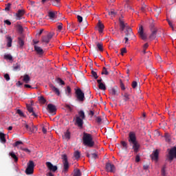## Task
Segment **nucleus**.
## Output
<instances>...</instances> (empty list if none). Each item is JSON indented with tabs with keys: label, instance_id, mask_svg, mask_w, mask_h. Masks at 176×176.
I'll return each mask as SVG.
<instances>
[{
	"label": "nucleus",
	"instance_id": "obj_60",
	"mask_svg": "<svg viewBox=\"0 0 176 176\" xmlns=\"http://www.w3.org/2000/svg\"><path fill=\"white\" fill-rule=\"evenodd\" d=\"M124 53H127V50L126 48L121 49V56H124Z\"/></svg>",
	"mask_w": 176,
	"mask_h": 176
},
{
	"label": "nucleus",
	"instance_id": "obj_10",
	"mask_svg": "<svg viewBox=\"0 0 176 176\" xmlns=\"http://www.w3.org/2000/svg\"><path fill=\"white\" fill-rule=\"evenodd\" d=\"M175 157H176V147H173L169 151L168 160L172 162Z\"/></svg>",
	"mask_w": 176,
	"mask_h": 176
},
{
	"label": "nucleus",
	"instance_id": "obj_51",
	"mask_svg": "<svg viewBox=\"0 0 176 176\" xmlns=\"http://www.w3.org/2000/svg\"><path fill=\"white\" fill-rule=\"evenodd\" d=\"M91 75L95 79H98V76L97 75V72L94 70L91 71Z\"/></svg>",
	"mask_w": 176,
	"mask_h": 176
},
{
	"label": "nucleus",
	"instance_id": "obj_58",
	"mask_svg": "<svg viewBox=\"0 0 176 176\" xmlns=\"http://www.w3.org/2000/svg\"><path fill=\"white\" fill-rule=\"evenodd\" d=\"M16 113H18V115H19L21 116H24V113H23V111L20 109H18L16 111Z\"/></svg>",
	"mask_w": 176,
	"mask_h": 176
},
{
	"label": "nucleus",
	"instance_id": "obj_42",
	"mask_svg": "<svg viewBox=\"0 0 176 176\" xmlns=\"http://www.w3.org/2000/svg\"><path fill=\"white\" fill-rule=\"evenodd\" d=\"M86 96H87V98H88V100H90V98H91V91H90V89H88L87 90Z\"/></svg>",
	"mask_w": 176,
	"mask_h": 176
},
{
	"label": "nucleus",
	"instance_id": "obj_56",
	"mask_svg": "<svg viewBox=\"0 0 176 176\" xmlns=\"http://www.w3.org/2000/svg\"><path fill=\"white\" fill-rule=\"evenodd\" d=\"M121 145L125 149H127V142L124 141L121 142Z\"/></svg>",
	"mask_w": 176,
	"mask_h": 176
},
{
	"label": "nucleus",
	"instance_id": "obj_11",
	"mask_svg": "<svg viewBox=\"0 0 176 176\" xmlns=\"http://www.w3.org/2000/svg\"><path fill=\"white\" fill-rule=\"evenodd\" d=\"M83 120H85L80 118V117H76L75 125L79 127V129H83Z\"/></svg>",
	"mask_w": 176,
	"mask_h": 176
},
{
	"label": "nucleus",
	"instance_id": "obj_63",
	"mask_svg": "<svg viewBox=\"0 0 176 176\" xmlns=\"http://www.w3.org/2000/svg\"><path fill=\"white\" fill-rule=\"evenodd\" d=\"M137 85H138L137 82L136 81H133L132 82V87H133V89H135V87H137Z\"/></svg>",
	"mask_w": 176,
	"mask_h": 176
},
{
	"label": "nucleus",
	"instance_id": "obj_12",
	"mask_svg": "<svg viewBox=\"0 0 176 176\" xmlns=\"http://www.w3.org/2000/svg\"><path fill=\"white\" fill-rule=\"evenodd\" d=\"M46 166H47V168L50 170V171H52V173H56V171H57V169H58L57 166L53 165V164H52V162H47Z\"/></svg>",
	"mask_w": 176,
	"mask_h": 176
},
{
	"label": "nucleus",
	"instance_id": "obj_28",
	"mask_svg": "<svg viewBox=\"0 0 176 176\" xmlns=\"http://www.w3.org/2000/svg\"><path fill=\"white\" fill-rule=\"evenodd\" d=\"M56 14H57V12H50L48 13V16L51 20H53L54 19H56Z\"/></svg>",
	"mask_w": 176,
	"mask_h": 176
},
{
	"label": "nucleus",
	"instance_id": "obj_8",
	"mask_svg": "<svg viewBox=\"0 0 176 176\" xmlns=\"http://www.w3.org/2000/svg\"><path fill=\"white\" fill-rule=\"evenodd\" d=\"M20 145H23V142H21V141H16L14 144V146H16V148H18V149H21L24 152H26V153H31V151L30 149H28L27 148H22L21 146H20Z\"/></svg>",
	"mask_w": 176,
	"mask_h": 176
},
{
	"label": "nucleus",
	"instance_id": "obj_45",
	"mask_svg": "<svg viewBox=\"0 0 176 176\" xmlns=\"http://www.w3.org/2000/svg\"><path fill=\"white\" fill-rule=\"evenodd\" d=\"M17 30H18V32H19V34H23V31H24L23 29V26H21V25H17Z\"/></svg>",
	"mask_w": 176,
	"mask_h": 176
},
{
	"label": "nucleus",
	"instance_id": "obj_25",
	"mask_svg": "<svg viewBox=\"0 0 176 176\" xmlns=\"http://www.w3.org/2000/svg\"><path fill=\"white\" fill-rule=\"evenodd\" d=\"M76 118H80V119H86V115H85V111L83 110H80L78 111V116Z\"/></svg>",
	"mask_w": 176,
	"mask_h": 176
},
{
	"label": "nucleus",
	"instance_id": "obj_44",
	"mask_svg": "<svg viewBox=\"0 0 176 176\" xmlns=\"http://www.w3.org/2000/svg\"><path fill=\"white\" fill-rule=\"evenodd\" d=\"M166 165H164L162 168V170H161L162 176H166Z\"/></svg>",
	"mask_w": 176,
	"mask_h": 176
},
{
	"label": "nucleus",
	"instance_id": "obj_22",
	"mask_svg": "<svg viewBox=\"0 0 176 176\" xmlns=\"http://www.w3.org/2000/svg\"><path fill=\"white\" fill-rule=\"evenodd\" d=\"M18 43L19 45V47H23V46H24V37L23 36L18 37Z\"/></svg>",
	"mask_w": 176,
	"mask_h": 176
},
{
	"label": "nucleus",
	"instance_id": "obj_3",
	"mask_svg": "<svg viewBox=\"0 0 176 176\" xmlns=\"http://www.w3.org/2000/svg\"><path fill=\"white\" fill-rule=\"evenodd\" d=\"M120 31H124V30H126V36H129V35H134V34H133V30L131 28L129 27L127 23H124V22L122 20L120 21Z\"/></svg>",
	"mask_w": 176,
	"mask_h": 176
},
{
	"label": "nucleus",
	"instance_id": "obj_32",
	"mask_svg": "<svg viewBox=\"0 0 176 176\" xmlns=\"http://www.w3.org/2000/svg\"><path fill=\"white\" fill-rule=\"evenodd\" d=\"M12 37L8 36L7 37V46L8 47H12Z\"/></svg>",
	"mask_w": 176,
	"mask_h": 176
},
{
	"label": "nucleus",
	"instance_id": "obj_62",
	"mask_svg": "<svg viewBox=\"0 0 176 176\" xmlns=\"http://www.w3.org/2000/svg\"><path fill=\"white\" fill-rule=\"evenodd\" d=\"M141 160V158L140 157L139 155H137L135 157V162L136 163H138Z\"/></svg>",
	"mask_w": 176,
	"mask_h": 176
},
{
	"label": "nucleus",
	"instance_id": "obj_38",
	"mask_svg": "<svg viewBox=\"0 0 176 176\" xmlns=\"http://www.w3.org/2000/svg\"><path fill=\"white\" fill-rule=\"evenodd\" d=\"M98 88L100 90H107V87H105V84L103 82L98 85Z\"/></svg>",
	"mask_w": 176,
	"mask_h": 176
},
{
	"label": "nucleus",
	"instance_id": "obj_39",
	"mask_svg": "<svg viewBox=\"0 0 176 176\" xmlns=\"http://www.w3.org/2000/svg\"><path fill=\"white\" fill-rule=\"evenodd\" d=\"M5 60H9L10 61H12L13 60V56L10 54H6L4 55Z\"/></svg>",
	"mask_w": 176,
	"mask_h": 176
},
{
	"label": "nucleus",
	"instance_id": "obj_52",
	"mask_svg": "<svg viewBox=\"0 0 176 176\" xmlns=\"http://www.w3.org/2000/svg\"><path fill=\"white\" fill-rule=\"evenodd\" d=\"M10 6H12V4L10 3H8L5 8V10L6 12H9L10 10Z\"/></svg>",
	"mask_w": 176,
	"mask_h": 176
},
{
	"label": "nucleus",
	"instance_id": "obj_41",
	"mask_svg": "<svg viewBox=\"0 0 176 176\" xmlns=\"http://www.w3.org/2000/svg\"><path fill=\"white\" fill-rule=\"evenodd\" d=\"M155 12H156L155 16L158 17L159 15L160 14V12H162V10H160V8H155Z\"/></svg>",
	"mask_w": 176,
	"mask_h": 176
},
{
	"label": "nucleus",
	"instance_id": "obj_46",
	"mask_svg": "<svg viewBox=\"0 0 176 176\" xmlns=\"http://www.w3.org/2000/svg\"><path fill=\"white\" fill-rule=\"evenodd\" d=\"M38 98H39V101H40V102H41V104L46 103V99H45V98L43 96H40V97H38Z\"/></svg>",
	"mask_w": 176,
	"mask_h": 176
},
{
	"label": "nucleus",
	"instance_id": "obj_17",
	"mask_svg": "<svg viewBox=\"0 0 176 176\" xmlns=\"http://www.w3.org/2000/svg\"><path fill=\"white\" fill-rule=\"evenodd\" d=\"M27 109L30 113H32V116H34V118H36V116H38V115H36V113H35V112L34 111V108L32 107V106L27 104Z\"/></svg>",
	"mask_w": 176,
	"mask_h": 176
},
{
	"label": "nucleus",
	"instance_id": "obj_48",
	"mask_svg": "<svg viewBox=\"0 0 176 176\" xmlns=\"http://www.w3.org/2000/svg\"><path fill=\"white\" fill-rule=\"evenodd\" d=\"M102 75H109V72H108V70L105 67L102 69Z\"/></svg>",
	"mask_w": 176,
	"mask_h": 176
},
{
	"label": "nucleus",
	"instance_id": "obj_13",
	"mask_svg": "<svg viewBox=\"0 0 176 176\" xmlns=\"http://www.w3.org/2000/svg\"><path fill=\"white\" fill-rule=\"evenodd\" d=\"M138 34L141 39H142L143 41H145V39H146V34L144 33V28L142 27V25H140L139 27Z\"/></svg>",
	"mask_w": 176,
	"mask_h": 176
},
{
	"label": "nucleus",
	"instance_id": "obj_55",
	"mask_svg": "<svg viewBox=\"0 0 176 176\" xmlns=\"http://www.w3.org/2000/svg\"><path fill=\"white\" fill-rule=\"evenodd\" d=\"M4 79H6L7 82H9V80H10V76H9V74H4Z\"/></svg>",
	"mask_w": 176,
	"mask_h": 176
},
{
	"label": "nucleus",
	"instance_id": "obj_57",
	"mask_svg": "<svg viewBox=\"0 0 176 176\" xmlns=\"http://www.w3.org/2000/svg\"><path fill=\"white\" fill-rule=\"evenodd\" d=\"M120 85L122 90H126V87H124V84H123V82H122V80L120 81Z\"/></svg>",
	"mask_w": 176,
	"mask_h": 176
},
{
	"label": "nucleus",
	"instance_id": "obj_64",
	"mask_svg": "<svg viewBox=\"0 0 176 176\" xmlns=\"http://www.w3.org/2000/svg\"><path fill=\"white\" fill-rule=\"evenodd\" d=\"M65 108H67V109H69L70 111H72V107L69 106V104H66Z\"/></svg>",
	"mask_w": 176,
	"mask_h": 176
},
{
	"label": "nucleus",
	"instance_id": "obj_26",
	"mask_svg": "<svg viewBox=\"0 0 176 176\" xmlns=\"http://www.w3.org/2000/svg\"><path fill=\"white\" fill-rule=\"evenodd\" d=\"M0 141L2 144L6 143V138H5V133L0 132Z\"/></svg>",
	"mask_w": 176,
	"mask_h": 176
},
{
	"label": "nucleus",
	"instance_id": "obj_30",
	"mask_svg": "<svg viewBox=\"0 0 176 176\" xmlns=\"http://www.w3.org/2000/svg\"><path fill=\"white\" fill-rule=\"evenodd\" d=\"M122 96L124 97L123 100L124 101H125V102L130 100V94H129L128 93H124V94H122Z\"/></svg>",
	"mask_w": 176,
	"mask_h": 176
},
{
	"label": "nucleus",
	"instance_id": "obj_40",
	"mask_svg": "<svg viewBox=\"0 0 176 176\" xmlns=\"http://www.w3.org/2000/svg\"><path fill=\"white\" fill-rule=\"evenodd\" d=\"M64 138L66 140H69V138H71V133L69 131H67L66 133H65Z\"/></svg>",
	"mask_w": 176,
	"mask_h": 176
},
{
	"label": "nucleus",
	"instance_id": "obj_36",
	"mask_svg": "<svg viewBox=\"0 0 176 176\" xmlns=\"http://www.w3.org/2000/svg\"><path fill=\"white\" fill-rule=\"evenodd\" d=\"M118 14V12H115V10H111V11H109V16H111V17H115Z\"/></svg>",
	"mask_w": 176,
	"mask_h": 176
},
{
	"label": "nucleus",
	"instance_id": "obj_5",
	"mask_svg": "<svg viewBox=\"0 0 176 176\" xmlns=\"http://www.w3.org/2000/svg\"><path fill=\"white\" fill-rule=\"evenodd\" d=\"M75 90L76 98L78 100V101L83 102V101H85V93L82 91V89H80V88H78L77 89Z\"/></svg>",
	"mask_w": 176,
	"mask_h": 176
},
{
	"label": "nucleus",
	"instance_id": "obj_29",
	"mask_svg": "<svg viewBox=\"0 0 176 176\" xmlns=\"http://www.w3.org/2000/svg\"><path fill=\"white\" fill-rule=\"evenodd\" d=\"M23 82H25V83H29L30 80H31V78H30V76H28V74H25L23 76Z\"/></svg>",
	"mask_w": 176,
	"mask_h": 176
},
{
	"label": "nucleus",
	"instance_id": "obj_27",
	"mask_svg": "<svg viewBox=\"0 0 176 176\" xmlns=\"http://www.w3.org/2000/svg\"><path fill=\"white\" fill-rule=\"evenodd\" d=\"M98 52H104V47L101 43H96Z\"/></svg>",
	"mask_w": 176,
	"mask_h": 176
},
{
	"label": "nucleus",
	"instance_id": "obj_54",
	"mask_svg": "<svg viewBox=\"0 0 176 176\" xmlns=\"http://www.w3.org/2000/svg\"><path fill=\"white\" fill-rule=\"evenodd\" d=\"M97 157H98V155H97V153L91 154V159H94V160H96Z\"/></svg>",
	"mask_w": 176,
	"mask_h": 176
},
{
	"label": "nucleus",
	"instance_id": "obj_35",
	"mask_svg": "<svg viewBox=\"0 0 176 176\" xmlns=\"http://www.w3.org/2000/svg\"><path fill=\"white\" fill-rule=\"evenodd\" d=\"M52 91L56 94H57V96H60V90L57 88V87H54V86H52Z\"/></svg>",
	"mask_w": 176,
	"mask_h": 176
},
{
	"label": "nucleus",
	"instance_id": "obj_50",
	"mask_svg": "<svg viewBox=\"0 0 176 176\" xmlns=\"http://www.w3.org/2000/svg\"><path fill=\"white\" fill-rule=\"evenodd\" d=\"M124 9L125 10H132L133 8H131V6H130V5H129V3H126L125 6H124Z\"/></svg>",
	"mask_w": 176,
	"mask_h": 176
},
{
	"label": "nucleus",
	"instance_id": "obj_53",
	"mask_svg": "<svg viewBox=\"0 0 176 176\" xmlns=\"http://www.w3.org/2000/svg\"><path fill=\"white\" fill-rule=\"evenodd\" d=\"M96 120L98 124H101V122H102V119L100 116L96 117Z\"/></svg>",
	"mask_w": 176,
	"mask_h": 176
},
{
	"label": "nucleus",
	"instance_id": "obj_49",
	"mask_svg": "<svg viewBox=\"0 0 176 176\" xmlns=\"http://www.w3.org/2000/svg\"><path fill=\"white\" fill-rule=\"evenodd\" d=\"M65 93H66V94H67V96H69V94H71V87L70 86L67 87Z\"/></svg>",
	"mask_w": 176,
	"mask_h": 176
},
{
	"label": "nucleus",
	"instance_id": "obj_37",
	"mask_svg": "<svg viewBox=\"0 0 176 176\" xmlns=\"http://www.w3.org/2000/svg\"><path fill=\"white\" fill-rule=\"evenodd\" d=\"M74 156L75 159H80V152L79 151H76L74 153Z\"/></svg>",
	"mask_w": 176,
	"mask_h": 176
},
{
	"label": "nucleus",
	"instance_id": "obj_43",
	"mask_svg": "<svg viewBox=\"0 0 176 176\" xmlns=\"http://www.w3.org/2000/svg\"><path fill=\"white\" fill-rule=\"evenodd\" d=\"M56 82H57V83H58L59 85H65V82H64V80H63L60 78H58L56 79Z\"/></svg>",
	"mask_w": 176,
	"mask_h": 176
},
{
	"label": "nucleus",
	"instance_id": "obj_24",
	"mask_svg": "<svg viewBox=\"0 0 176 176\" xmlns=\"http://www.w3.org/2000/svg\"><path fill=\"white\" fill-rule=\"evenodd\" d=\"M29 131L30 133H35L38 131V128L36 126H34V124H31L29 128Z\"/></svg>",
	"mask_w": 176,
	"mask_h": 176
},
{
	"label": "nucleus",
	"instance_id": "obj_33",
	"mask_svg": "<svg viewBox=\"0 0 176 176\" xmlns=\"http://www.w3.org/2000/svg\"><path fill=\"white\" fill-rule=\"evenodd\" d=\"M14 71H20L21 66L19 63H16L12 66Z\"/></svg>",
	"mask_w": 176,
	"mask_h": 176
},
{
	"label": "nucleus",
	"instance_id": "obj_9",
	"mask_svg": "<svg viewBox=\"0 0 176 176\" xmlns=\"http://www.w3.org/2000/svg\"><path fill=\"white\" fill-rule=\"evenodd\" d=\"M53 33L50 32L47 36H43L41 37V42H43L44 43H49L52 38H53Z\"/></svg>",
	"mask_w": 176,
	"mask_h": 176
},
{
	"label": "nucleus",
	"instance_id": "obj_21",
	"mask_svg": "<svg viewBox=\"0 0 176 176\" xmlns=\"http://www.w3.org/2000/svg\"><path fill=\"white\" fill-rule=\"evenodd\" d=\"M157 34V29H154V30L152 31V33L149 36V39L151 41H153V39H156V35Z\"/></svg>",
	"mask_w": 176,
	"mask_h": 176
},
{
	"label": "nucleus",
	"instance_id": "obj_61",
	"mask_svg": "<svg viewBox=\"0 0 176 176\" xmlns=\"http://www.w3.org/2000/svg\"><path fill=\"white\" fill-rule=\"evenodd\" d=\"M164 137L166 138V141H170V135H168V133H165Z\"/></svg>",
	"mask_w": 176,
	"mask_h": 176
},
{
	"label": "nucleus",
	"instance_id": "obj_16",
	"mask_svg": "<svg viewBox=\"0 0 176 176\" xmlns=\"http://www.w3.org/2000/svg\"><path fill=\"white\" fill-rule=\"evenodd\" d=\"M151 157L152 160H155V162H157V160L159 159V150L157 149L154 151L151 155Z\"/></svg>",
	"mask_w": 176,
	"mask_h": 176
},
{
	"label": "nucleus",
	"instance_id": "obj_2",
	"mask_svg": "<svg viewBox=\"0 0 176 176\" xmlns=\"http://www.w3.org/2000/svg\"><path fill=\"white\" fill-rule=\"evenodd\" d=\"M82 141H83L84 145H86L87 146H89V148H92V146H94V142L93 141V137L90 133L84 132L83 136H82Z\"/></svg>",
	"mask_w": 176,
	"mask_h": 176
},
{
	"label": "nucleus",
	"instance_id": "obj_6",
	"mask_svg": "<svg viewBox=\"0 0 176 176\" xmlns=\"http://www.w3.org/2000/svg\"><path fill=\"white\" fill-rule=\"evenodd\" d=\"M34 162L30 161L29 164L25 169V174L27 175H30V174H34Z\"/></svg>",
	"mask_w": 176,
	"mask_h": 176
},
{
	"label": "nucleus",
	"instance_id": "obj_47",
	"mask_svg": "<svg viewBox=\"0 0 176 176\" xmlns=\"http://www.w3.org/2000/svg\"><path fill=\"white\" fill-rule=\"evenodd\" d=\"M145 65L146 68H151L152 67V63L150 60H146Z\"/></svg>",
	"mask_w": 176,
	"mask_h": 176
},
{
	"label": "nucleus",
	"instance_id": "obj_7",
	"mask_svg": "<svg viewBox=\"0 0 176 176\" xmlns=\"http://www.w3.org/2000/svg\"><path fill=\"white\" fill-rule=\"evenodd\" d=\"M105 170L107 173H115L116 171V168L112 163L107 162L105 165Z\"/></svg>",
	"mask_w": 176,
	"mask_h": 176
},
{
	"label": "nucleus",
	"instance_id": "obj_14",
	"mask_svg": "<svg viewBox=\"0 0 176 176\" xmlns=\"http://www.w3.org/2000/svg\"><path fill=\"white\" fill-rule=\"evenodd\" d=\"M23 14H25V10H19L15 14V17L16 20H21Z\"/></svg>",
	"mask_w": 176,
	"mask_h": 176
},
{
	"label": "nucleus",
	"instance_id": "obj_15",
	"mask_svg": "<svg viewBox=\"0 0 176 176\" xmlns=\"http://www.w3.org/2000/svg\"><path fill=\"white\" fill-rule=\"evenodd\" d=\"M47 111H49L50 113H54L56 111H57V108L56 107V105L53 104H48L47 107Z\"/></svg>",
	"mask_w": 176,
	"mask_h": 176
},
{
	"label": "nucleus",
	"instance_id": "obj_23",
	"mask_svg": "<svg viewBox=\"0 0 176 176\" xmlns=\"http://www.w3.org/2000/svg\"><path fill=\"white\" fill-rule=\"evenodd\" d=\"M9 156H11L12 159H14V161L15 162H19V157H17V155H16V154L14 153V152L12 151L9 153Z\"/></svg>",
	"mask_w": 176,
	"mask_h": 176
},
{
	"label": "nucleus",
	"instance_id": "obj_4",
	"mask_svg": "<svg viewBox=\"0 0 176 176\" xmlns=\"http://www.w3.org/2000/svg\"><path fill=\"white\" fill-rule=\"evenodd\" d=\"M62 160L63 163V173H67L69 168V163L68 162V157H67V155L64 154L62 155Z\"/></svg>",
	"mask_w": 176,
	"mask_h": 176
},
{
	"label": "nucleus",
	"instance_id": "obj_20",
	"mask_svg": "<svg viewBox=\"0 0 176 176\" xmlns=\"http://www.w3.org/2000/svg\"><path fill=\"white\" fill-rule=\"evenodd\" d=\"M109 93L111 96H118V87H114L109 89Z\"/></svg>",
	"mask_w": 176,
	"mask_h": 176
},
{
	"label": "nucleus",
	"instance_id": "obj_34",
	"mask_svg": "<svg viewBox=\"0 0 176 176\" xmlns=\"http://www.w3.org/2000/svg\"><path fill=\"white\" fill-rule=\"evenodd\" d=\"M51 1L53 6H56V7L60 6V0H51Z\"/></svg>",
	"mask_w": 176,
	"mask_h": 176
},
{
	"label": "nucleus",
	"instance_id": "obj_31",
	"mask_svg": "<svg viewBox=\"0 0 176 176\" xmlns=\"http://www.w3.org/2000/svg\"><path fill=\"white\" fill-rule=\"evenodd\" d=\"M74 173L73 176H82V173L80 172V170L78 168L74 169Z\"/></svg>",
	"mask_w": 176,
	"mask_h": 176
},
{
	"label": "nucleus",
	"instance_id": "obj_19",
	"mask_svg": "<svg viewBox=\"0 0 176 176\" xmlns=\"http://www.w3.org/2000/svg\"><path fill=\"white\" fill-rule=\"evenodd\" d=\"M104 24H102L101 21H99L98 23V31L99 34H102L104 31Z\"/></svg>",
	"mask_w": 176,
	"mask_h": 176
},
{
	"label": "nucleus",
	"instance_id": "obj_18",
	"mask_svg": "<svg viewBox=\"0 0 176 176\" xmlns=\"http://www.w3.org/2000/svg\"><path fill=\"white\" fill-rule=\"evenodd\" d=\"M34 50L36 52L37 54H39V56H43V50L37 45H34Z\"/></svg>",
	"mask_w": 176,
	"mask_h": 176
},
{
	"label": "nucleus",
	"instance_id": "obj_59",
	"mask_svg": "<svg viewBox=\"0 0 176 176\" xmlns=\"http://www.w3.org/2000/svg\"><path fill=\"white\" fill-rule=\"evenodd\" d=\"M77 19H78V23H82V21H83V17H82V16H80V15H78V16H77Z\"/></svg>",
	"mask_w": 176,
	"mask_h": 176
},
{
	"label": "nucleus",
	"instance_id": "obj_1",
	"mask_svg": "<svg viewBox=\"0 0 176 176\" xmlns=\"http://www.w3.org/2000/svg\"><path fill=\"white\" fill-rule=\"evenodd\" d=\"M128 141L131 146H132V149L135 153H138L140 151V145L138 141H137V137L135 136V133L134 132H130L129 135Z\"/></svg>",
	"mask_w": 176,
	"mask_h": 176
}]
</instances>
